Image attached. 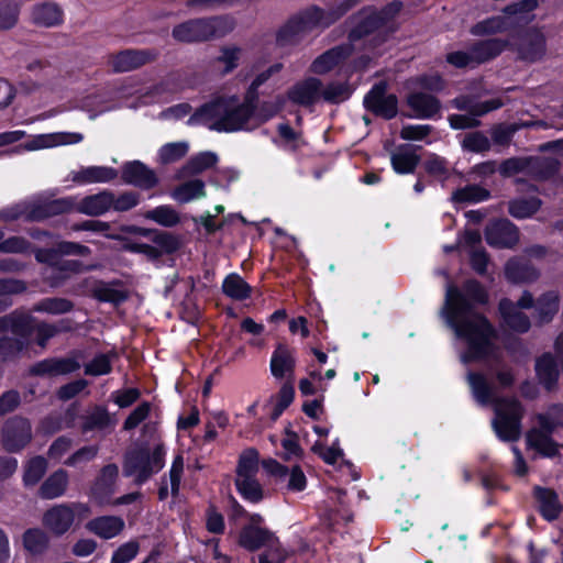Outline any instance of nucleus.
<instances>
[{"instance_id": "nucleus-1", "label": "nucleus", "mask_w": 563, "mask_h": 563, "mask_svg": "<svg viewBox=\"0 0 563 563\" xmlns=\"http://www.w3.org/2000/svg\"><path fill=\"white\" fill-rule=\"evenodd\" d=\"M485 287L476 279H467L462 287L448 284L441 316L457 339L467 349L461 354V362L488 361L499 364L501 350L497 343L498 332L489 320L476 309L488 303Z\"/></svg>"}, {"instance_id": "nucleus-2", "label": "nucleus", "mask_w": 563, "mask_h": 563, "mask_svg": "<svg viewBox=\"0 0 563 563\" xmlns=\"http://www.w3.org/2000/svg\"><path fill=\"white\" fill-rule=\"evenodd\" d=\"M467 382L474 398L482 406L494 404L495 418L492 426L497 437L505 442H516L521 437L523 408L516 398L494 397L493 387L481 373L468 372Z\"/></svg>"}, {"instance_id": "nucleus-3", "label": "nucleus", "mask_w": 563, "mask_h": 563, "mask_svg": "<svg viewBox=\"0 0 563 563\" xmlns=\"http://www.w3.org/2000/svg\"><path fill=\"white\" fill-rule=\"evenodd\" d=\"M254 115L253 110L239 103V99L235 96H222L199 107L191 114L188 123H207L213 120L209 124L210 130L218 132L250 131L254 129L253 125H249Z\"/></svg>"}, {"instance_id": "nucleus-4", "label": "nucleus", "mask_w": 563, "mask_h": 563, "mask_svg": "<svg viewBox=\"0 0 563 563\" xmlns=\"http://www.w3.org/2000/svg\"><path fill=\"white\" fill-rule=\"evenodd\" d=\"M361 0H343L336 7L324 11L312 5L297 15L291 16L276 33V45L279 47L292 46L300 42L302 35L317 26H329Z\"/></svg>"}, {"instance_id": "nucleus-5", "label": "nucleus", "mask_w": 563, "mask_h": 563, "mask_svg": "<svg viewBox=\"0 0 563 563\" xmlns=\"http://www.w3.org/2000/svg\"><path fill=\"white\" fill-rule=\"evenodd\" d=\"M235 26V19L229 14L195 18L176 24L172 30V36L185 44L206 43L224 37Z\"/></svg>"}, {"instance_id": "nucleus-6", "label": "nucleus", "mask_w": 563, "mask_h": 563, "mask_svg": "<svg viewBox=\"0 0 563 563\" xmlns=\"http://www.w3.org/2000/svg\"><path fill=\"white\" fill-rule=\"evenodd\" d=\"M164 466V446L158 444L151 454L148 448H136L126 451L124 455L123 473L125 476L136 474L137 485L146 482L154 473Z\"/></svg>"}, {"instance_id": "nucleus-7", "label": "nucleus", "mask_w": 563, "mask_h": 563, "mask_svg": "<svg viewBox=\"0 0 563 563\" xmlns=\"http://www.w3.org/2000/svg\"><path fill=\"white\" fill-rule=\"evenodd\" d=\"M538 7V0H521L511 3L504 9L505 16L489 19L474 26L475 34H490L504 31L508 27L527 25L531 19V12Z\"/></svg>"}, {"instance_id": "nucleus-8", "label": "nucleus", "mask_w": 563, "mask_h": 563, "mask_svg": "<svg viewBox=\"0 0 563 563\" xmlns=\"http://www.w3.org/2000/svg\"><path fill=\"white\" fill-rule=\"evenodd\" d=\"M0 434L3 450L16 453L31 442L32 427L26 418L14 416L4 421Z\"/></svg>"}, {"instance_id": "nucleus-9", "label": "nucleus", "mask_w": 563, "mask_h": 563, "mask_svg": "<svg viewBox=\"0 0 563 563\" xmlns=\"http://www.w3.org/2000/svg\"><path fill=\"white\" fill-rule=\"evenodd\" d=\"M387 90L386 80L375 84L364 98V107L373 114L390 120L398 113V98L394 93L388 95Z\"/></svg>"}, {"instance_id": "nucleus-10", "label": "nucleus", "mask_w": 563, "mask_h": 563, "mask_svg": "<svg viewBox=\"0 0 563 563\" xmlns=\"http://www.w3.org/2000/svg\"><path fill=\"white\" fill-rule=\"evenodd\" d=\"M357 19L356 25L349 33V41L352 44L371 34H375L369 41L372 47L375 48L386 42L388 33L380 31L384 24L376 14V10L364 8L357 13Z\"/></svg>"}, {"instance_id": "nucleus-11", "label": "nucleus", "mask_w": 563, "mask_h": 563, "mask_svg": "<svg viewBox=\"0 0 563 563\" xmlns=\"http://www.w3.org/2000/svg\"><path fill=\"white\" fill-rule=\"evenodd\" d=\"M486 242L498 249H512L519 242V229L508 219H497L485 228Z\"/></svg>"}, {"instance_id": "nucleus-12", "label": "nucleus", "mask_w": 563, "mask_h": 563, "mask_svg": "<svg viewBox=\"0 0 563 563\" xmlns=\"http://www.w3.org/2000/svg\"><path fill=\"white\" fill-rule=\"evenodd\" d=\"M156 49H123L110 56L109 64L115 73H128L155 62Z\"/></svg>"}, {"instance_id": "nucleus-13", "label": "nucleus", "mask_w": 563, "mask_h": 563, "mask_svg": "<svg viewBox=\"0 0 563 563\" xmlns=\"http://www.w3.org/2000/svg\"><path fill=\"white\" fill-rule=\"evenodd\" d=\"M79 368V362L73 357H49L32 364L27 374L33 377L53 378L74 373Z\"/></svg>"}, {"instance_id": "nucleus-14", "label": "nucleus", "mask_w": 563, "mask_h": 563, "mask_svg": "<svg viewBox=\"0 0 563 563\" xmlns=\"http://www.w3.org/2000/svg\"><path fill=\"white\" fill-rule=\"evenodd\" d=\"M121 179L143 190H150L157 186L158 177L155 172L140 161H132L121 167Z\"/></svg>"}, {"instance_id": "nucleus-15", "label": "nucleus", "mask_w": 563, "mask_h": 563, "mask_svg": "<svg viewBox=\"0 0 563 563\" xmlns=\"http://www.w3.org/2000/svg\"><path fill=\"white\" fill-rule=\"evenodd\" d=\"M35 321L36 319L29 312L14 310L0 317V333L10 331L26 341L34 333Z\"/></svg>"}, {"instance_id": "nucleus-16", "label": "nucleus", "mask_w": 563, "mask_h": 563, "mask_svg": "<svg viewBox=\"0 0 563 563\" xmlns=\"http://www.w3.org/2000/svg\"><path fill=\"white\" fill-rule=\"evenodd\" d=\"M34 256L38 263L46 264L60 273L63 279L73 274H81L100 267L99 264L85 265L77 260H63V257L56 256V253H40Z\"/></svg>"}, {"instance_id": "nucleus-17", "label": "nucleus", "mask_w": 563, "mask_h": 563, "mask_svg": "<svg viewBox=\"0 0 563 563\" xmlns=\"http://www.w3.org/2000/svg\"><path fill=\"white\" fill-rule=\"evenodd\" d=\"M518 57L522 60L533 63L539 60L545 53L544 35L536 29L527 30L517 44Z\"/></svg>"}, {"instance_id": "nucleus-18", "label": "nucleus", "mask_w": 563, "mask_h": 563, "mask_svg": "<svg viewBox=\"0 0 563 563\" xmlns=\"http://www.w3.org/2000/svg\"><path fill=\"white\" fill-rule=\"evenodd\" d=\"M322 81L316 77H309L298 81L287 90V98L299 106L312 107L320 98Z\"/></svg>"}, {"instance_id": "nucleus-19", "label": "nucleus", "mask_w": 563, "mask_h": 563, "mask_svg": "<svg viewBox=\"0 0 563 563\" xmlns=\"http://www.w3.org/2000/svg\"><path fill=\"white\" fill-rule=\"evenodd\" d=\"M118 474L119 468L115 464H108L101 468L99 476L91 487L92 497L99 505L111 503Z\"/></svg>"}, {"instance_id": "nucleus-20", "label": "nucleus", "mask_w": 563, "mask_h": 563, "mask_svg": "<svg viewBox=\"0 0 563 563\" xmlns=\"http://www.w3.org/2000/svg\"><path fill=\"white\" fill-rule=\"evenodd\" d=\"M279 539L268 529L245 526L240 532L239 544L244 549L254 552L263 547L271 550Z\"/></svg>"}, {"instance_id": "nucleus-21", "label": "nucleus", "mask_w": 563, "mask_h": 563, "mask_svg": "<svg viewBox=\"0 0 563 563\" xmlns=\"http://www.w3.org/2000/svg\"><path fill=\"white\" fill-rule=\"evenodd\" d=\"M354 51L353 44L349 41L347 43L334 46L319 57H317L311 64V71L314 74H325L333 69L341 62L349 58Z\"/></svg>"}, {"instance_id": "nucleus-22", "label": "nucleus", "mask_w": 563, "mask_h": 563, "mask_svg": "<svg viewBox=\"0 0 563 563\" xmlns=\"http://www.w3.org/2000/svg\"><path fill=\"white\" fill-rule=\"evenodd\" d=\"M74 207L75 203L70 198L46 200L33 205L27 211L25 219L27 221H42L54 216L69 212Z\"/></svg>"}, {"instance_id": "nucleus-23", "label": "nucleus", "mask_w": 563, "mask_h": 563, "mask_svg": "<svg viewBox=\"0 0 563 563\" xmlns=\"http://www.w3.org/2000/svg\"><path fill=\"white\" fill-rule=\"evenodd\" d=\"M74 523L68 504L56 505L44 512L43 525L56 537L66 533Z\"/></svg>"}, {"instance_id": "nucleus-24", "label": "nucleus", "mask_w": 563, "mask_h": 563, "mask_svg": "<svg viewBox=\"0 0 563 563\" xmlns=\"http://www.w3.org/2000/svg\"><path fill=\"white\" fill-rule=\"evenodd\" d=\"M505 276L514 284L531 283L539 278V271L525 257L514 256L505 265Z\"/></svg>"}, {"instance_id": "nucleus-25", "label": "nucleus", "mask_w": 563, "mask_h": 563, "mask_svg": "<svg viewBox=\"0 0 563 563\" xmlns=\"http://www.w3.org/2000/svg\"><path fill=\"white\" fill-rule=\"evenodd\" d=\"M558 358L551 353H543L536 360V374L539 383L548 390L552 391L556 388L560 371L558 367Z\"/></svg>"}, {"instance_id": "nucleus-26", "label": "nucleus", "mask_w": 563, "mask_h": 563, "mask_svg": "<svg viewBox=\"0 0 563 563\" xmlns=\"http://www.w3.org/2000/svg\"><path fill=\"white\" fill-rule=\"evenodd\" d=\"M114 201V194L103 190L95 195L84 197L75 209L90 217H99L109 211Z\"/></svg>"}, {"instance_id": "nucleus-27", "label": "nucleus", "mask_w": 563, "mask_h": 563, "mask_svg": "<svg viewBox=\"0 0 563 563\" xmlns=\"http://www.w3.org/2000/svg\"><path fill=\"white\" fill-rule=\"evenodd\" d=\"M507 45L508 41L497 37L474 42L468 47L474 66L495 58L507 47Z\"/></svg>"}, {"instance_id": "nucleus-28", "label": "nucleus", "mask_w": 563, "mask_h": 563, "mask_svg": "<svg viewBox=\"0 0 563 563\" xmlns=\"http://www.w3.org/2000/svg\"><path fill=\"white\" fill-rule=\"evenodd\" d=\"M499 312L503 317L504 322L512 331L518 333H526L531 327L529 317L518 309L510 299L503 298L498 305Z\"/></svg>"}, {"instance_id": "nucleus-29", "label": "nucleus", "mask_w": 563, "mask_h": 563, "mask_svg": "<svg viewBox=\"0 0 563 563\" xmlns=\"http://www.w3.org/2000/svg\"><path fill=\"white\" fill-rule=\"evenodd\" d=\"M560 167L561 162L554 157H527V175L538 181L550 179L560 170Z\"/></svg>"}, {"instance_id": "nucleus-30", "label": "nucleus", "mask_w": 563, "mask_h": 563, "mask_svg": "<svg viewBox=\"0 0 563 563\" xmlns=\"http://www.w3.org/2000/svg\"><path fill=\"white\" fill-rule=\"evenodd\" d=\"M533 496L544 519L553 521L559 518L562 511V505L555 490L536 486L533 489Z\"/></svg>"}, {"instance_id": "nucleus-31", "label": "nucleus", "mask_w": 563, "mask_h": 563, "mask_svg": "<svg viewBox=\"0 0 563 563\" xmlns=\"http://www.w3.org/2000/svg\"><path fill=\"white\" fill-rule=\"evenodd\" d=\"M31 18L37 26L53 27L63 22V10L57 3L43 2L32 8Z\"/></svg>"}, {"instance_id": "nucleus-32", "label": "nucleus", "mask_w": 563, "mask_h": 563, "mask_svg": "<svg viewBox=\"0 0 563 563\" xmlns=\"http://www.w3.org/2000/svg\"><path fill=\"white\" fill-rule=\"evenodd\" d=\"M407 104L418 118H431L441 109L440 100L424 92H411L407 97Z\"/></svg>"}, {"instance_id": "nucleus-33", "label": "nucleus", "mask_w": 563, "mask_h": 563, "mask_svg": "<svg viewBox=\"0 0 563 563\" xmlns=\"http://www.w3.org/2000/svg\"><path fill=\"white\" fill-rule=\"evenodd\" d=\"M68 485V474L65 470L59 468L52 473L40 486L37 490L38 497L42 499H54L62 496Z\"/></svg>"}, {"instance_id": "nucleus-34", "label": "nucleus", "mask_w": 563, "mask_h": 563, "mask_svg": "<svg viewBox=\"0 0 563 563\" xmlns=\"http://www.w3.org/2000/svg\"><path fill=\"white\" fill-rule=\"evenodd\" d=\"M86 528L103 539H111L123 530L124 521L120 517L103 516L87 522Z\"/></svg>"}, {"instance_id": "nucleus-35", "label": "nucleus", "mask_w": 563, "mask_h": 563, "mask_svg": "<svg viewBox=\"0 0 563 563\" xmlns=\"http://www.w3.org/2000/svg\"><path fill=\"white\" fill-rule=\"evenodd\" d=\"M411 148V145L402 144L391 154L390 161L396 173L410 174L416 170L421 158Z\"/></svg>"}, {"instance_id": "nucleus-36", "label": "nucleus", "mask_w": 563, "mask_h": 563, "mask_svg": "<svg viewBox=\"0 0 563 563\" xmlns=\"http://www.w3.org/2000/svg\"><path fill=\"white\" fill-rule=\"evenodd\" d=\"M118 177V170L106 166H91L80 169L73 176L76 184L109 183Z\"/></svg>"}, {"instance_id": "nucleus-37", "label": "nucleus", "mask_w": 563, "mask_h": 563, "mask_svg": "<svg viewBox=\"0 0 563 563\" xmlns=\"http://www.w3.org/2000/svg\"><path fill=\"white\" fill-rule=\"evenodd\" d=\"M82 140L79 133H53L35 136L24 147L29 151L45 148L55 145L74 144Z\"/></svg>"}, {"instance_id": "nucleus-38", "label": "nucleus", "mask_w": 563, "mask_h": 563, "mask_svg": "<svg viewBox=\"0 0 563 563\" xmlns=\"http://www.w3.org/2000/svg\"><path fill=\"white\" fill-rule=\"evenodd\" d=\"M295 363V358L291 356V353L287 346L284 344H278L271 360V371L273 376L280 379L287 373L292 375Z\"/></svg>"}, {"instance_id": "nucleus-39", "label": "nucleus", "mask_w": 563, "mask_h": 563, "mask_svg": "<svg viewBox=\"0 0 563 563\" xmlns=\"http://www.w3.org/2000/svg\"><path fill=\"white\" fill-rule=\"evenodd\" d=\"M111 285H122L121 280H113ZM91 296L98 301L119 305L129 298L128 291L117 290L110 287V284L97 280L90 289Z\"/></svg>"}, {"instance_id": "nucleus-40", "label": "nucleus", "mask_w": 563, "mask_h": 563, "mask_svg": "<svg viewBox=\"0 0 563 563\" xmlns=\"http://www.w3.org/2000/svg\"><path fill=\"white\" fill-rule=\"evenodd\" d=\"M33 254L40 253H56V256H88L91 254V250L80 243L70 242V241H58L53 244L52 247L41 249L36 247L33 251Z\"/></svg>"}, {"instance_id": "nucleus-41", "label": "nucleus", "mask_w": 563, "mask_h": 563, "mask_svg": "<svg viewBox=\"0 0 563 563\" xmlns=\"http://www.w3.org/2000/svg\"><path fill=\"white\" fill-rule=\"evenodd\" d=\"M536 311L539 324L549 323L559 311V296L554 291L543 294L536 301Z\"/></svg>"}, {"instance_id": "nucleus-42", "label": "nucleus", "mask_w": 563, "mask_h": 563, "mask_svg": "<svg viewBox=\"0 0 563 563\" xmlns=\"http://www.w3.org/2000/svg\"><path fill=\"white\" fill-rule=\"evenodd\" d=\"M528 445L536 449L539 453L548 457L559 455L560 445L548 434H543L533 429L527 434Z\"/></svg>"}, {"instance_id": "nucleus-43", "label": "nucleus", "mask_w": 563, "mask_h": 563, "mask_svg": "<svg viewBox=\"0 0 563 563\" xmlns=\"http://www.w3.org/2000/svg\"><path fill=\"white\" fill-rule=\"evenodd\" d=\"M222 291L235 300H244L250 297L252 287L238 274H230L225 277Z\"/></svg>"}, {"instance_id": "nucleus-44", "label": "nucleus", "mask_w": 563, "mask_h": 563, "mask_svg": "<svg viewBox=\"0 0 563 563\" xmlns=\"http://www.w3.org/2000/svg\"><path fill=\"white\" fill-rule=\"evenodd\" d=\"M217 155L211 152L200 153L191 157L180 169L181 177H189L212 167L217 163Z\"/></svg>"}, {"instance_id": "nucleus-45", "label": "nucleus", "mask_w": 563, "mask_h": 563, "mask_svg": "<svg viewBox=\"0 0 563 563\" xmlns=\"http://www.w3.org/2000/svg\"><path fill=\"white\" fill-rule=\"evenodd\" d=\"M541 207V200L536 197L514 199L508 202V212L517 219L533 216Z\"/></svg>"}, {"instance_id": "nucleus-46", "label": "nucleus", "mask_w": 563, "mask_h": 563, "mask_svg": "<svg viewBox=\"0 0 563 563\" xmlns=\"http://www.w3.org/2000/svg\"><path fill=\"white\" fill-rule=\"evenodd\" d=\"M84 422L81 426L82 433L91 430H102L112 423L110 413L106 407L95 406L91 412L82 417Z\"/></svg>"}, {"instance_id": "nucleus-47", "label": "nucleus", "mask_w": 563, "mask_h": 563, "mask_svg": "<svg viewBox=\"0 0 563 563\" xmlns=\"http://www.w3.org/2000/svg\"><path fill=\"white\" fill-rule=\"evenodd\" d=\"M148 239L163 251V254H174L181 246L179 236L168 231L152 229Z\"/></svg>"}, {"instance_id": "nucleus-48", "label": "nucleus", "mask_w": 563, "mask_h": 563, "mask_svg": "<svg viewBox=\"0 0 563 563\" xmlns=\"http://www.w3.org/2000/svg\"><path fill=\"white\" fill-rule=\"evenodd\" d=\"M49 538L47 533L41 529H27L23 533L24 548L32 554H42L48 548Z\"/></svg>"}, {"instance_id": "nucleus-49", "label": "nucleus", "mask_w": 563, "mask_h": 563, "mask_svg": "<svg viewBox=\"0 0 563 563\" xmlns=\"http://www.w3.org/2000/svg\"><path fill=\"white\" fill-rule=\"evenodd\" d=\"M352 92L353 88L347 82L332 81L321 88L320 97L329 103L336 104L346 100Z\"/></svg>"}, {"instance_id": "nucleus-50", "label": "nucleus", "mask_w": 563, "mask_h": 563, "mask_svg": "<svg viewBox=\"0 0 563 563\" xmlns=\"http://www.w3.org/2000/svg\"><path fill=\"white\" fill-rule=\"evenodd\" d=\"M205 195V183L201 179L186 181L177 186L173 191V197L180 202H188Z\"/></svg>"}, {"instance_id": "nucleus-51", "label": "nucleus", "mask_w": 563, "mask_h": 563, "mask_svg": "<svg viewBox=\"0 0 563 563\" xmlns=\"http://www.w3.org/2000/svg\"><path fill=\"white\" fill-rule=\"evenodd\" d=\"M258 471V452L257 450L250 448L243 451L240 455L238 467H236V478L242 477H255V474Z\"/></svg>"}, {"instance_id": "nucleus-52", "label": "nucleus", "mask_w": 563, "mask_h": 563, "mask_svg": "<svg viewBox=\"0 0 563 563\" xmlns=\"http://www.w3.org/2000/svg\"><path fill=\"white\" fill-rule=\"evenodd\" d=\"M26 289L23 280L13 278L0 279V312L4 311L12 305L11 295L21 294Z\"/></svg>"}, {"instance_id": "nucleus-53", "label": "nucleus", "mask_w": 563, "mask_h": 563, "mask_svg": "<svg viewBox=\"0 0 563 563\" xmlns=\"http://www.w3.org/2000/svg\"><path fill=\"white\" fill-rule=\"evenodd\" d=\"M144 218L153 220L166 228H173L180 222L179 214L169 206H161L148 210L144 213Z\"/></svg>"}, {"instance_id": "nucleus-54", "label": "nucleus", "mask_w": 563, "mask_h": 563, "mask_svg": "<svg viewBox=\"0 0 563 563\" xmlns=\"http://www.w3.org/2000/svg\"><path fill=\"white\" fill-rule=\"evenodd\" d=\"M20 5L13 0H0V32L14 27L19 21Z\"/></svg>"}, {"instance_id": "nucleus-55", "label": "nucleus", "mask_w": 563, "mask_h": 563, "mask_svg": "<svg viewBox=\"0 0 563 563\" xmlns=\"http://www.w3.org/2000/svg\"><path fill=\"white\" fill-rule=\"evenodd\" d=\"M489 197L490 192L487 189L478 185H467L456 189L452 195V200L454 202H477L486 200Z\"/></svg>"}, {"instance_id": "nucleus-56", "label": "nucleus", "mask_w": 563, "mask_h": 563, "mask_svg": "<svg viewBox=\"0 0 563 563\" xmlns=\"http://www.w3.org/2000/svg\"><path fill=\"white\" fill-rule=\"evenodd\" d=\"M47 468V462L43 456L32 457L24 470L23 482L26 486H34L44 476Z\"/></svg>"}, {"instance_id": "nucleus-57", "label": "nucleus", "mask_w": 563, "mask_h": 563, "mask_svg": "<svg viewBox=\"0 0 563 563\" xmlns=\"http://www.w3.org/2000/svg\"><path fill=\"white\" fill-rule=\"evenodd\" d=\"M235 486L241 495L252 503H258L263 498L262 486L255 477L236 478Z\"/></svg>"}, {"instance_id": "nucleus-58", "label": "nucleus", "mask_w": 563, "mask_h": 563, "mask_svg": "<svg viewBox=\"0 0 563 563\" xmlns=\"http://www.w3.org/2000/svg\"><path fill=\"white\" fill-rule=\"evenodd\" d=\"M295 397V388L290 382H286L276 395V405L271 413V420L276 421L290 406Z\"/></svg>"}, {"instance_id": "nucleus-59", "label": "nucleus", "mask_w": 563, "mask_h": 563, "mask_svg": "<svg viewBox=\"0 0 563 563\" xmlns=\"http://www.w3.org/2000/svg\"><path fill=\"white\" fill-rule=\"evenodd\" d=\"M188 144L186 142L168 143L159 150L158 161L163 165L175 163L186 156Z\"/></svg>"}, {"instance_id": "nucleus-60", "label": "nucleus", "mask_w": 563, "mask_h": 563, "mask_svg": "<svg viewBox=\"0 0 563 563\" xmlns=\"http://www.w3.org/2000/svg\"><path fill=\"white\" fill-rule=\"evenodd\" d=\"M26 347V342L18 336L0 338V357L4 361L16 357Z\"/></svg>"}, {"instance_id": "nucleus-61", "label": "nucleus", "mask_w": 563, "mask_h": 563, "mask_svg": "<svg viewBox=\"0 0 563 563\" xmlns=\"http://www.w3.org/2000/svg\"><path fill=\"white\" fill-rule=\"evenodd\" d=\"M74 309V303L66 298H45L35 307L36 311H45L53 314L66 313Z\"/></svg>"}, {"instance_id": "nucleus-62", "label": "nucleus", "mask_w": 563, "mask_h": 563, "mask_svg": "<svg viewBox=\"0 0 563 563\" xmlns=\"http://www.w3.org/2000/svg\"><path fill=\"white\" fill-rule=\"evenodd\" d=\"M490 146L488 137L479 131L465 134L462 142V147L465 151L474 153L487 152L490 150Z\"/></svg>"}, {"instance_id": "nucleus-63", "label": "nucleus", "mask_w": 563, "mask_h": 563, "mask_svg": "<svg viewBox=\"0 0 563 563\" xmlns=\"http://www.w3.org/2000/svg\"><path fill=\"white\" fill-rule=\"evenodd\" d=\"M517 131L518 126L512 123L495 124L490 130L492 140L497 145L508 146Z\"/></svg>"}, {"instance_id": "nucleus-64", "label": "nucleus", "mask_w": 563, "mask_h": 563, "mask_svg": "<svg viewBox=\"0 0 563 563\" xmlns=\"http://www.w3.org/2000/svg\"><path fill=\"white\" fill-rule=\"evenodd\" d=\"M111 355L110 354H99L97 355L90 363L85 366L86 375H103L111 372Z\"/></svg>"}]
</instances>
